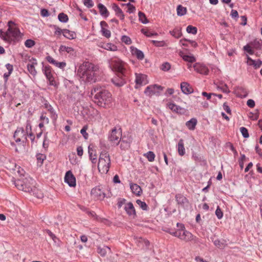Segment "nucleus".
I'll use <instances>...</instances> for the list:
<instances>
[{
    "label": "nucleus",
    "instance_id": "46",
    "mask_svg": "<svg viewBox=\"0 0 262 262\" xmlns=\"http://www.w3.org/2000/svg\"><path fill=\"white\" fill-rule=\"evenodd\" d=\"M243 50L250 55H253L254 53V49L251 45H246L243 47Z\"/></svg>",
    "mask_w": 262,
    "mask_h": 262
},
{
    "label": "nucleus",
    "instance_id": "37",
    "mask_svg": "<svg viewBox=\"0 0 262 262\" xmlns=\"http://www.w3.org/2000/svg\"><path fill=\"white\" fill-rule=\"evenodd\" d=\"M253 49L261 50L262 48V41L259 40H255L251 43Z\"/></svg>",
    "mask_w": 262,
    "mask_h": 262
},
{
    "label": "nucleus",
    "instance_id": "24",
    "mask_svg": "<svg viewBox=\"0 0 262 262\" xmlns=\"http://www.w3.org/2000/svg\"><path fill=\"white\" fill-rule=\"evenodd\" d=\"M176 200L179 205L184 206L185 204L188 203L187 199L181 194L176 195Z\"/></svg>",
    "mask_w": 262,
    "mask_h": 262
},
{
    "label": "nucleus",
    "instance_id": "40",
    "mask_svg": "<svg viewBox=\"0 0 262 262\" xmlns=\"http://www.w3.org/2000/svg\"><path fill=\"white\" fill-rule=\"evenodd\" d=\"M213 244L215 246L221 249H223L226 246V244L225 241H221L219 239L214 240L213 241Z\"/></svg>",
    "mask_w": 262,
    "mask_h": 262
},
{
    "label": "nucleus",
    "instance_id": "44",
    "mask_svg": "<svg viewBox=\"0 0 262 262\" xmlns=\"http://www.w3.org/2000/svg\"><path fill=\"white\" fill-rule=\"evenodd\" d=\"M47 79L49 82V84L50 85L53 86L55 88L58 86L57 82L55 80L54 76H49L47 77Z\"/></svg>",
    "mask_w": 262,
    "mask_h": 262
},
{
    "label": "nucleus",
    "instance_id": "14",
    "mask_svg": "<svg viewBox=\"0 0 262 262\" xmlns=\"http://www.w3.org/2000/svg\"><path fill=\"white\" fill-rule=\"evenodd\" d=\"M193 67L194 70L201 74L207 75L209 73L208 68L203 64L197 62L194 63Z\"/></svg>",
    "mask_w": 262,
    "mask_h": 262
},
{
    "label": "nucleus",
    "instance_id": "27",
    "mask_svg": "<svg viewBox=\"0 0 262 262\" xmlns=\"http://www.w3.org/2000/svg\"><path fill=\"white\" fill-rule=\"evenodd\" d=\"M44 105L45 108L50 112L52 119L53 120H56L57 118V115L56 114L53 107L48 102H46Z\"/></svg>",
    "mask_w": 262,
    "mask_h": 262
},
{
    "label": "nucleus",
    "instance_id": "58",
    "mask_svg": "<svg viewBox=\"0 0 262 262\" xmlns=\"http://www.w3.org/2000/svg\"><path fill=\"white\" fill-rule=\"evenodd\" d=\"M215 215H216L218 219H221L223 216V213L219 206L217 207V208L215 210Z\"/></svg>",
    "mask_w": 262,
    "mask_h": 262
},
{
    "label": "nucleus",
    "instance_id": "21",
    "mask_svg": "<svg viewBox=\"0 0 262 262\" xmlns=\"http://www.w3.org/2000/svg\"><path fill=\"white\" fill-rule=\"evenodd\" d=\"M46 59L50 63L60 69H63L66 66V63L65 62H58L50 56H47Z\"/></svg>",
    "mask_w": 262,
    "mask_h": 262
},
{
    "label": "nucleus",
    "instance_id": "63",
    "mask_svg": "<svg viewBox=\"0 0 262 262\" xmlns=\"http://www.w3.org/2000/svg\"><path fill=\"white\" fill-rule=\"evenodd\" d=\"M54 28L55 29V34L58 35H60L61 34H63V29L62 30L59 28L58 27L56 26H54Z\"/></svg>",
    "mask_w": 262,
    "mask_h": 262
},
{
    "label": "nucleus",
    "instance_id": "41",
    "mask_svg": "<svg viewBox=\"0 0 262 262\" xmlns=\"http://www.w3.org/2000/svg\"><path fill=\"white\" fill-rule=\"evenodd\" d=\"M136 203L143 210L147 211L148 210V207L145 202L137 200Z\"/></svg>",
    "mask_w": 262,
    "mask_h": 262
},
{
    "label": "nucleus",
    "instance_id": "28",
    "mask_svg": "<svg viewBox=\"0 0 262 262\" xmlns=\"http://www.w3.org/2000/svg\"><path fill=\"white\" fill-rule=\"evenodd\" d=\"M98 8L99 9L100 14L105 18H106L109 15V12L107 8L102 4L99 3L98 5Z\"/></svg>",
    "mask_w": 262,
    "mask_h": 262
},
{
    "label": "nucleus",
    "instance_id": "12",
    "mask_svg": "<svg viewBox=\"0 0 262 262\" xmlns=\"http://www.w3.org/2000/svg\"><path fill=\"white\" fill-rule=\"evenodd\" d=\"M93 198L97 200H102L105 197V193L98 187L93 188L91 191Z\"/></svg>",
    "mask_w": 262,
    "mask_h": 262
},
{
    "label": "nucleus",
    "instance_id": "22",
    "mask_svg": "<svg viewBox=\"0 0 262 262\" xmlns=\"http://www.w3.org/2000/svg\"><path fill=\"white\" fill-rule=\"evenodd\" d=\"M97 251L102 257H104L107 253L111 252L110 248L106 246H98Z\"/></svg>",
    "mask_w": 262,
    "mask_h": 262
},
{
    "label": "nucleus",
    "instance_id": "61",
    "mask_svg": "<svg viewBox=\"0 0 262 262\" xmlns=\"http://www.w3.org/2000/svg\"><path fill=\"white\" fill-rule=\"evenodd\" d=\"M45 232L47 233L49 236L55 242H56V240L57 239V237L54 234H53L50 230L46 229L45 230Z\"/></svg>",
    "mask_w": 262,
    "mask_h": 262
},
{
    "label": "nucleus",
    "instance_id": "43",
    "mask_svg": "<svg viewBox=\"0 0 262 262\" xmlns=\"http://www.w3.org/2000/svg\"><path fill=\"white\" fill-rule=\"evenodd\" d=\"M138 16L139 21L142 23L146 24L148 23V20L143 13L139 11L138 12Z\"/></svg>",
    "mask_w": 262,
    "mask_h": 262
},
{
    "label": "nucleus",
    "instance_id": "62",
    "mask_svg": "<svg viewBox=\"0 0 262 262\" xmlns=\"http://www.w3.org/2000/svg\"><path fill=\"white\" fill-rule=\"evenodd\" d=\"M102 158L103 159H104L105 160L106 159H107V158H110V156H109V154H108V152L106 151H102L100 155V157L99 158Z\"/></svg>",
    "mask_w": 262,
    "mask_h": 262
},
{
    "label": "nucleus",
    "instance_id": "39",
    "mask_svg": "<svg viewBox=\"0 0 262 262\" xmlns=\"http://www.w3.org/2000/svg\"><path fill=\"white\" fill-rule=\"evenodd\" d=\"M143 156L146 157L149 162H153L155 159V155L154 152L149 151L144 154Z\"/></svg>",
    "mask_w": 262,
    "mask_h": 262
},
{
    "label": "nucleus",
    "instance_id": "20",
    "mask_svg": "<svg viewBox=\"0 0 262 262\" xmlns=\"http://www.w3.org/2000/svg\"><path fill=\"white\" fill-rule=\"evenodd\" d=\"M182 92L185 94H189L193 92V89L190 85L186 82H182L180 85Z\"/></svg>",
    "mask_w": 262,
    "mask_h": 262
},
{
    "label": "nucleus",
    "instance_id": "38",
    "mask_svg": "<svg viewBox=\"0 0 262 262\" xmlns=\"http://www.w3.org/2000/svg\"><path fill=\"white\" fill-rule=\"evenodd\" d=\"M177 14L179 16L184 15L187 12V9L185 7H183L181 5H179L177 8Z\"/></svg>",
    "mask_w": 262,
    "mask_h": 262
},
{
    "label": "nucleus",
    "instance_id": "5",
    "mask_svg": "<svg viewBox=\"0 0 262 262\" xmlns=\"http://www.w3.org/2000/svg\"><path fill=\"white\" fill-rule=\"evenodd\" d=\"M109 66L112 71L123 74L125 72L124 63L119 58H112L109 62Z\"/></svg>",
    "mask_w": 262,
    "mask_h": 262
},
{
    "label": "nucleus",
    "instance_id": "16",
    "mask_svg": "<svg viewBox=\"0 0 262 262\" xmlns=\"http://www.w3.org/2000/svg\"><path fill=\"white\" fill-rule=\"evenodd\" d=\"M123 76H124V73L123 74L117 73V76L113 78L111 81L115 85L121 86L125 83V79L123 77Z\"/></svg>",
    "mask_w": 262,
    "mask_h": 262
},
{
    "label": "nucleus",
    "instance_id": "11",
    "mask_svg": "<svg viewBox=\"0 0 262 262\" xmlns=\"http://www.w3.org/2000/svg\"><path fill=\"white\" fill-rule=\"evenodd\" d=\"M121 131L120 128L117 129L115 128L112 129L108 139L113 145H117L121 141Z\"/></svg>",
    "mask_w": 262,
    "mask_h": 262
},
{
    "label": "nucleus",
    "instance_id": "6",
    "mask_svg": "<svg viewBox=\"0 0 262 262\" xmlns=\"http://www.w3.org/2000/svg\"><path fill=\"white\" fill-rule=\"evenodd\" d=\"M163 88L158 84H151L147 86L144 92V94L148 97L159 96L163 91Z\"/></svg>",
    "mask_w": 262,
    "mask_h": 262
},
{
    "label": "nucleus",
    "instance_id": "7",
    "mask_svg": "<svg viewBox=\"0 0 262 262\" xmlns=\"http://www.w3.org/2000/svg\"><path fill=\"white\" fill-rule=\"evenodd\" d=\"M176 237L185 242L191 241L193 239V235L185 229L184 225L181 229L176 230Z\"/></svg>",
    "mask_w": 262,
    "mask_h": 262
},
{
    "label": "nucleus",
    "instance_id": "64",
    "mask_svg": "<svg viewBox=\"0 0 262 262\" xmlns=\"http://www.w3.org/2000/svg\"><path fill=\"white\" fill-rule=\"evenodd\" d=\"M40 14H41V15L43 17H48L50 15L48 10L46 9H41Z\"/></svg>",
    "mask_w": 262,
    "mask_h": 262
},
{
    "label": "nucleus",
    "instance_id": "45",
    "mask_svg": "<svg viewBox=\"0 0 262 262\" xmlns=\"http://www.w3.org/2000/svg\"><path fill=\"white\" fill-rule=\"evenodd\" d=\"M197 28L191 25H189L186 28V31L188 33L195 35L197 33Z\"/></svg>",
    "mask_w": 262,
    "mask_h": 262
},
{
    "label": "nucleus",
    "instance_id": "30",
    "mask_svg": "<svg viewBox=\"0 0 262 262\" xmlns=\"http://www.w3.org/2000/svg\"><path fill=\"white\" fill-rule=\"evenodd\" d=\"M196 124V119L193 118L186 122V126L189 129L193 130L195 129Z\"/></svg>",
    "mask_w": 262,
    "mask_h": 262
},
{
    "label": "nucleus",
    "instance_id": "32",
    "mask_svg": "<svg viewBox=\"0 0 262 262\" xmlns=\"http://www.w3.org/2000/svg\"><path fill=\"white\" fill-rule=\"evenodd\" d=\"M63 35L66 38L69 39H74L76 36V34L74 32L70 31L68 29H63Z\"/></svg>",
    "mask_w": 262,
    "mask_h": 262
},
{
    "label": "nucleus",
    "instance_id": "33",
    "mask_svg": "<svg viewBox=\"0 0 262 262\" xmlns=\"http://www.w3.org/2000/svg\"><path fill=\"white\" fill-rule=\"evenodd\" d=\"M132 193L137 196H140L142 193V190L140 186L136 184H132Z\"/></svg>",
    "mask_w": 262,
    "mask_h": 262
},
{
    "label": "nucleus",
    "instance_id": "51",
    "mask_svg": "<svg viewBox=\"0 0 262 262\" xmlns=\"http://www.w3.org/2000/svg\"><path fill=\"white\" fill-rule=\"evenodd\" d=\"M120 147L124 150L129 149L130 148V143L126 141L122 140L121 142Z\"/></svg>",
    "mask_w": 262,
    "mask_h": 262
},
{
    "label": "nucleus",
    "instance_id": "54",
    "mask_svg": "<svg viewBox=\"0 0 262 262\" xmlns=\"http://www.w3.org/2000/svg\"><path fill=\"white\" fill-rule=\"evenodd\" d=\"M171 65L169 62H166L163 63L161 67V69L163 71H168L170 70Z\"/></svg>",
    "mask_w": 262,
    "mask_h": 262
},
{
    "label": "nucleus",
    "instance_id": "15",
    "mask_svg": "<svg viewBox=\"0 0 262 262\" xmlns=\"http://www.w3.org/2000/svg\"><path fill=\"white\" fill-rule=\"evenodd\" d=\"M126 200L125 199L120 198L118 199L117 205L119 208H120L123 205L125 204L124 209L128 215H131V202L126 203Z\"/></svg>",
    "mask_w": 262,
    "mask_h": 262
},
{
    "label": "nucleus",
    "instance_id": "25",
    "mask_svg": "<svg viewBox=\"0 0 262 262\" xmlns=\"http://www.w3.org/2000/svg\"><path fill=\"white\" fill-rule=\"evenodd\" d=\"M132 55H135L139 60H142L144 58V54L143 52L137 48L133 47H132Z\"/></svg>",
    "mask_w": 262,
    "mask_h": 262
},
{
    "label": "nucleus",
    "instance_id": "60",
    "mask_svg": "<svg viewBox=\"0 0 262 262\" xmlns=\"http://www.w3.org/2000/svg\"><path fill=\"white\" fill-rule=\"evenodd\" d=\"M83 4L88 8L93 7L94 3L92 0H84Z\"/></svg>",
    "mask_w": 262,
    "mask_h": 262
},
{
    "label": "nucleus",
    "instance_id": "17",
    "mask_svg": "<svg viewBox=\"0 0 262 262\" xmlns=\"http://www.w3.org/2000/svg\"><path fill=\"white\" fill-rule=\"evenodd\" d=\"M37 64V60L35 58L32 57L31 59L29 60V63L27 64L28 70L29 73L35 76L37 74V71L35 70V66Z\"/></svg>",
    "mask_w": 262,
    "mask_h": 262
},
{
    "label": "nucleus",
    "instance_id": "55",
    "mask_svg": "<svg viewBox=\"0 0 262 262\" xmlns=\"http://www.w3.org/2000/svg\"><path fill=\"white\" fill-rule=\"evenodd\" d=\"M35 44V42L34 40L32 39H28L26 40L25 42V45L26 47L28 48H31L33 47Z\"/></svg>",
    "mask_w": 262,
    "mask_h": 262
},
{
    "label": "nucleus",
    "instance_id": "53",
    "mask_svg": "<svg viewBox=\"0 0 262 262\" xmlns=\"http://www.w3.org/2000/svg\"><path fill=\"white\" fill-rule=\"evenodd\" d=\"M121 40L122 42L125 43L126 45H129L131 44V39L129 36L123 35L121 37Z\"/></svg>",
    "mask_w": 262,
    "mask_h": 262
},
{
    "label": "nucleus",
    "instance_id": "19",
    "mask_svg": "<svg viewBox=\"0 0 262 262\" xmlns=\"http://www.w3.org/2000/svg\"><path fill=\"white\" fill-rule=\"evenodd\" d=\"M247 64L252 66L255 69L259 68L262 65V61L260 59L253 60L248 55H247Z\"/></svg>",
    "mask_w": 262,
    "mask_h": 262
},
{
    "label": "nucleus",
    "instance_id": "18",
    "mask_svg": "<svg viewBox=\"0 0 262 262\" xmlns=\"http://www.w3.org/2000/svg\"><path fill=\"white\" fill-rule=\"evenodd\" d=\"M179 55L185 61L188 63H191L196 61L195 57L192 54H186L183 51H180Z\"/></svg>",
    "mask_w": 262,
    "mask_h": 262
},
{
    "label": "nucleus",
    "instance_id": "42",
    "mask_svg": "<svg viewBox=\"0 0 262 262\" xmlns=\"http://www.w3.org/2000/svg\"><path fill=\"white\" fill-rule=\"evenodd\" d=\"M58 20L61 22V23H67L68 20L69 18L67 14H64V13H60L58 14Z\"/></svg>",
    "mask_w": 262,
    "mask_h": 262
},
{
    "label": "nucleus",
    "instance_id": "36",
    "mask_svg": "<svg viewBox=\"0 0 262 262\" xmlns=\"http://www.w3.org/2000/svg\"><path fill=\"white\" fill-rule=\"evenodd\" d=\"M42 71L46 78L53 75L52 68L50 66H45L43 67Z\"/></svg>",
    "mask_w": 262,
    "mask_h": 262
},
{
    "label": "nucleus",
    "instance_id": "57",
    "mask_svg": "<svg viewBox=\"0 0 262 262\" xmlns=\"http://www.w3.org/2000/svg\"><path fill=\"white\" fill-rule=\"evenodd\" d=\"M101 31L103 36H105V37L108 38L111 37V31L107 29H106L104 28H102L101 29Z\"/></svg>",
    "mask_w": 262,
    "mask_h": 262
},
{
    "label": "nucleus",
    "instance_id": "31",
    "mask_svg": "<svg viewBox=\"0 0 262 262\" xmlns=\"http://www.w3.org/2000/svg\"><path fill=\"white\" fill-rule=\"evenodd\" d=\"M112 9L116 12V14L122 20L124 19V15L123 12L117 4H113L112 5Z\"/></svg>",
    "mask_w": 262,
    "mask_h": 262
},
{
    "label": "nucleus",
    "instance_id": "52",
    "mask_svg": "<svg viewBox=\"0 0 262 262\" xmlns=\"http://www.w3.org/2000/svg\"><path fill=\"white\" fill-rule=\"evenodd\" d=\"M121 6L123 7H125L126 8V11L129 13H131V2H125L124 3L121 4Z\"/></svg>",
    "mask_w": 262,
    "mask_h": 262
},
{
    "label": "nucleus",
    "instance_id": "49",
    "mask_svg": "<svg viewBox=\"0 0 262 262\" xmlns=\"http://www.w3.org/2000/svg\"><path fill=\"white\" fill-rule=\"evenodd\" d=\"M46 156L45 155L41 154H38L36 155V159L37 160V163H40V166H41L43 161L46 159Z\"/></svg>",
    "mask_w": 262,
    "mask_h": 262
},
{
    "label": "nucleus",
    "instance_id": "59",
    "mask_svg": "<svg viewBox=\"0 0 262 262\" xmlns=\"http://www.w3.org/2000/svg\"><path fill=\"white\" fill-rule=\"evenodd\" d=\"M88 126L86 125L84 126L80 130V133L82 135L84 139H86L88 138V134L86 133Z\"/></svg>",
    "mask_w": 262,
    "mask_h": 262
},
{
    "label": "nucleus",
    "instance_id": "47",
    "mask_svg": "<svg viewBox=\"0 0 262 262\" xmlns=\"http://www.w3.org/2000/svg\"><path fill=\"white\" fill-rule=\"evenodd\" d=\"M149 245V242L144 239L140 238L139 241L138 246L139 247L147 248Z\"/></svg>",
    "mask_w": 262,
    "mask_h": 262
},
{
    "label": "nucleus",
    "instance_id": "48",
    "mask_svg": "<svg viewBox=\"0 0 262 262\" xmlns=\"http://www.w3.org/2000/svg\"><path fill=\"white\" fill-rule=\"evenodd\" d=\"M151 41L153 45L157 47H163L166 46V42L164 40L158 41L152 40Z\"/></svg>",
    "mask_w": 262,
    "mask_h": 262
},
{
    "label": "nucleus",
    "instance_id": "26",
    "mask_svg": "<svg viewBox=\"0 0 262 262\" xmlns=\"http://www.w3.org/2000/svg\"><path fill=\"white\" fill-rule=\"evenodd\" d=\"M167 106L168 108L173 112L178 113H182L184 112V109L183 108L178 105H177L173 103L169 102L167 104Z\"/></svg>",
    "mask_w": 262,
    "mask_h": 262
},
{
    "label": "nucleus",
    "instance_id": "56",
    "mask_svg": "<svg viewBox=\"0 0 262 262\" xmlns=\"http://www.w3.org/2000/svg\"><path fill=\"white\" fill-rule=\"evenodd\" d=\"M240 132H241L242 136H243V137H244L245 138H247L249 137V135L248 131L246 127H241L240 128Z\"/></svg>",
    "mask_w": 262,
    "mask_h": 262
},
{
    "label": "nucleus",
    "instance_id": "13",
    "mask_svg": "<svg viewBox=\"0 0 262 262\" xmlns=\"http://www.w3.org/2000/svg\"><path fill=\"white\" fill-rule=\"evenodd\" d=\"M64 182L70 187H75L76 186V178L71 171L69 170L66 173Z\"/></svg>",
    "mask_w": 262,
    "mask_h": 262
},
{
    "label": "nucleus",
    "instance_id": "50",
    "mask_svg": "<svg viewBox=\"0 0 262 262\" xmlns=\"http://www.w3.org/2000/svg\"><path fill=\"white\" fill-rule=\"evenodd\" d=\"M105 49L107 50L116 51L117 50V47L112 43H107L105 45Z\"/></svg>",
    "mask_w": 262,
    "mask_h": 262
},
{
    "label": "nucleus",
    "instance_id": "4",
    "mask_svg": "<svg viewBox=\"0 0 262 262\" xmlns=\"http://www.w3.org/2000/svg\"><path fill=\"white\" fill-rule=\"evenodd\" d=\"M20 32L16 27L9 26L6 32L0 30V37L6 41L11 42L18 40L20 37Z\"/></svg>",
    "mask_w": 262,
    "mask_h": 262
},
{
    "label": "nucleus",
    "instance_id": "1",
    "mask_svg": "<svg viewBox=\"0 0 262 262\" xmlns=\"http://www.w3.org/2000/svg\"><path fill=\"white\" fill-rule=\"evenodd\" d=\"M77 73L80 80L85 83H94L97 79V68L89 61L80 64Z\"/></svg>",
    "mask_w": 262,
    "mask_h": 262
},
{
    "label": "nucleus",
    "instance_id": "8",
    "mask_svg": "<svg viewBox=\"0 0 262 262\" xmlns=\"http://www.w3.org/2000/svg\"><path fill=\"white\" fill-rule=\"evenodd\" d=\"M27 133L23 128H17L14 132L13 137L17 143L21 142L23 145H25L27 140Z\"/></svg>",
    "mask_w": 262,
    "mask_h": 262
},
{
    "label": "nucleus",
    "instance_id": "2",
    "mask_svg": "<svg viewBox=\"0 0 262 262\" xmlns=\"http://www.w3.org/2000/svg\"><path fill=\"white\" fill-rule=\"evenodd\" d=\"M91 95L94 102L101 107H105L112 101L111 94L101 88H94L91 91Z\"/></svg>",
    "mask_w": 262,
    "mask_h": 262
},
{
    "label": "nucleus",
    "instance_id": "9",
    "mask_svg": "<svg viewBox=\"0 0 262 262\" xmlns=\"http://www.w3.org/2000/svg\"><path fill=\"white\" fill-rule=\"evenodd\" d=\"M135 75V89H138L141 86L145 85L149 83V80H148L147 76L146 75L137 73H136Z\"/></svg>",
    "mask_w": 262,
    "mask_h": 262
},
{
    "label": "nucleus",
    "instance_id": "23",
    "mask_svg": "<svg viewBox=\"0 0 262 262\" xmlns=\"http://www.w3.org/2000/svg\"><path fill=\"white\" fill-rule=\"evenodd\" d=\"M169 34L176 38H179L182 35V28L178 26L176 27L172 30L169 31Z\"/></svg>",
    "mask_w": 262,
    "mask_h": 262
},
{
    "label": "nucleus",
    "instance_id": "10",
    "mask_svg": "<svg viewBox=\"0 0 262 262\" xmlns=\"http://www.w3.org/2000/svg\"><path fill=\"white\" fill-rule=\"evenodd\" d=\"M110 165V158H107V159H106L105 160L102 158H99L98 169L101 173H106L109 170Z\"/></svg>",
    "mask_w": 262,
    "mask_h": 262
},
{
    "label": "nucleus",
    "instance_id": "34",
    "mask_svg": "<svg viewBox=\"0 0 262 262\" xmlns=\"http://www.w3.org/2000/svg\"><path fill=\"white\" fill-rule=\"evenodd\" d=\"M141 31L145 36L148 37L158 35L157 33L152 32L147 28H143L141 29Z\"/></svg>",
    "mask_w": 262,
    "mask_h": 262
},
{
    "label": "nucleus",
    "instance_id": "3",
    "mask_svg": "<svg viewBox=\"0 0 262 262\" xmlns=\"http://www.w3.org/2000/svg\"><path fill=\"white\" fill-rule=\"evenodd\" d=\"M35 181L31 178H21L14 181L15 186L20 190L31 193L35 190Z\"/></svg>",
    "mask_w": 262,
    "mask_h": 262
},
{
    "label": "nucleus",
    "instance_id": "29",
    "mask_svg": "<svg viewBox=\"0 0 262 262\" xmlns=\"http://www.w3.org/2000/svg\"><path fill=\"white\" fill-rule=\"evenodd\" d=\"M177 149L179 155L181 156H184L185 154V149L184 145V141L183 139H180L177 145Z\"/></svg>",
    "mask_w": 262,
    "mask_h": 262
},
{
    "label": "nucleus",
    "instance_id": "35",
    "mask_svg": "<svg viewBox=\"0 0 262 262\" xmlns=\"http://www.w3.org/2000/svg\"><path fill=\"white\" fill-rule=\"evenodd\" d=\"M94 150L92 148L90 147V146L88 147V153L89 155L90 159L91 160L92 162L94 164L96 163L97 160L96 155L95 154L93 155Z\"/></svg>",
    "mask_w": 262,
    "mask_h": 262
}]
</instances>
